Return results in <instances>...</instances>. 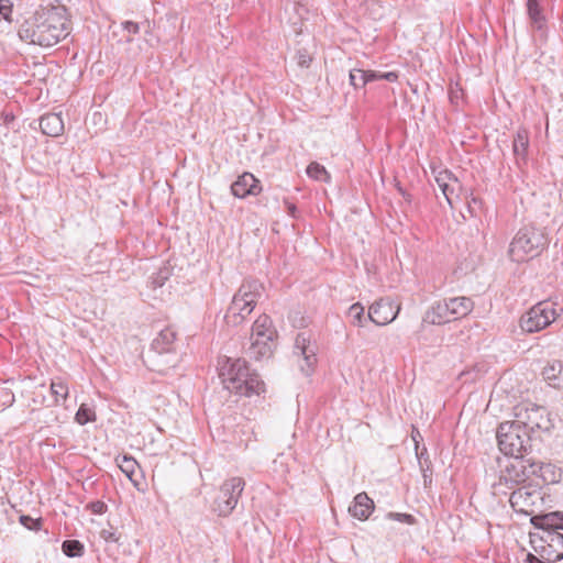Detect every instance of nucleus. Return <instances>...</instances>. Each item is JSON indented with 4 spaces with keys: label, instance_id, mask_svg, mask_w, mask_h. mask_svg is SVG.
Segmentation results:
<instances>
[{
    "label": "nucleus",
    "instance_id": "f257e3e1",
    "mask_svg": "<svg viewBox=\"0 0 563 563\" xmlns=\"http://www.w3.org/2000/svg\"><path fill=\"white\" fill-rule=\"evenodd\" d=\"M22 41L42 47H52L69 34V21L64 7L37 10L19 27Z\"/></svg>",
    "mask_w": 563,
    "mask_h": 563
},
{
    "label": "nucleus",
    "instance_id": "f03ea898",
    "mask_svg": "<svg viewBox=\"0 0 563 563\" xmlns=\"http://www.w3.org/2000/svg\"><path fill=\"white\" fill-rule=\"evenodd\" d=\"M219 377L225 389L239 396H258L265 390L264 382L250 371L245 360L227 358L220 366Z\"/></svg>",
    "mask_w": 563,
    "mask_h": 563
},
{
    "label": "nucleus",
    "instance_id": "7ed1b4c3",
    "mask_svg": "<svg viewBox=\"0 0 563 563\" xmlns=\"http://www.w3.org/2000/svg\"><path fill=\"white\" fill-rule=\"evenodd\" d=\"M548 240L541 229L532 225L521 228L509 246L511 261L521 263L538 256L547 246Z\"/></svg>",
    "mask_w": 563,
    "mask_h": 563
},
{
    "label": "nucleus",
    "instance_id": "20e7f679",
    "mask_svg": "<svg viewBox=\"0 0 563 563\" xmlns=\"http://www.w3.org/2000/svg\"><path fill=\"white\" fill-rule=\"evenodd\" d=\"M277 332L271 317L260 316L252 325L251 344L246 351L254 360L269 358L275 347Z\"/></svg>",
    "mask_w": 563,
    "mask_h": 563
},
{
    "label": "nucleus",
    "instance_id": "39448f33",
    "mask_svg": "<svg viewBox=\"0 0 563 563\" xmlns=\"http://www.w3.org/2000/svg\"><path fill=\"white\" fill-rule=\"evenodd\" d=\"M176 332L167 327L159 331L151 344L147 361L153 369L159 373L174 367L177 357L175 355Z\"/></svg>",
    "mask_w": 563,
    "mask_h": 563
},
{
    "label": "nucleus",
    "instance_id": "423d86ee",
    "mask_svg": "<svg viewBox=\"0 0 563 563\" xmlns=\"http://www.w3.org/2000/svg\"><path fill=\"white\" fill-rule=\"evenodd\" d=\"M496 437L499 450L505 455L518 456L527 453L531 448L532 435L514 420L500 423Z\"/></svg>",
    "mask_w": 563,
    "mask_h": 563
},
{
    "label": "nucleus",
    "instance_id": "0eeeda50",
    "mask_svg": "<svg viewBox=\"0 0 563 563\" xmlns=\"http://www.w3.org/2000/svg\"><path fill=\"white\" fill-rule=\"evenodd\" d=\"M563 312V308L554 301L543 300L532 306L520 318V328L526 333H534L549 327Z\"/></svg>",
    "mask_w": 563,
    "mask_h": 563
},
{
    "label": "nucleus",
    "instance_id": "6e6552de",
    "mask_svg": "<svg viewBox=\"0 0 563 563\" xmlns=\"http://www.w3.org/2000/svg\"><path fill=\"white\" fill-rule=\"evenodd\" d=\"M512 457V461L506 465L505 471L500 475L499 482L494 485L495 495L499 493L506 494L501 489L503 485L508 483L521 484L536 475V460L525 456V453Z\"/></svg>",
    "mask_w": 563,
    "mask_h": 563
},
{
    "label": "nucleus",
    "instance_id": "1a4fd4ad",
    "mask_svg": "<svg viewBox=\"0 0 563 563\" xmlns=\"http://www.w3.org/2000/svg\"><path fill=\"white\" fill-rule=\"evenodd\" d=\"M244 487L245 481L242 477L234 476L224 481L214 500V511L223 517L230 515L236 507Z\"/></svg>",
    "mask_w": 563,
    "mask_h": 563
},
{
    "label": "nucleus",
    "instance_id": "9d476101",
    "mask_svg": "<svg viewBox=\"0 0 563 563\" xmlns=\"http://www.w3.org/2000/svg\"><path fill=\"white\" fill-rule=\"evenodd\" d=\"M514 421L520 424L521 429L527 430L530 435L537 430H549L551 427L547 409L534 405L531 407L518 406Z\"/></svg>",
    "mask_w": 563,
    "mask_h": 563
},
{
    "label": "nucleus",
    "instance_id": "9b49d317",
    "mask_svg": "<svg viewBox=\"0 0 563 563\" xmlns=\"http://www.w3.org/2000/svg\"><path fill=\"white\" fill-rule=\"evenodd\" d=\"M542 501L541 490L532 486H521L509 496L511 508L523 515H532Z\"/></svg>",
    "mask_w": 563,
    "mask_h": 563
},
{
    "label": "nucleus",
    "instance_id": "f8f14e48",
    "mask_svg": "<svg viewBox=\"0 0 563 563\" xmlns=\"http://www.w3.org/2000/svg\"><path fill=\"white\" fill-rule=\"evenodd\" d=\"M539 559L556 562L563 559V534L560 531H548L541 534L538 545L533 547Z\"/></svg>",
    "mask_w": 563,
    "mask_h": 563
},
{
    "label": "nucleus",
    "instance_id": "ddd939ff",
    "mask_svg": "<svg viewBox=\"0 0 563 563\" xmlns=\"http://www.w3.org/2000/svg\"><path fill=\"white\" fill-rule=\"evenodd\" d=\"M433 174L440 190L442 191L450 207L453 208L454 205L460 201L466 192L460 179L448 169H442L439 172L433 170Z\"/></svg>",
    "mask_w": 563,
    "mask_h": 563
},
{
    "label": "nucleus",
    "instance_id": "4468645a",
    "mask_svg": "<svg viewBox=\"0 0 563 563\" xmlns=\"http://www.w3.org/2000/svg\"><path fill=\"white\" fill-rule=\"evenodd\" d=\"M317 347L311 343L310 335L306 332L298 333L295 340L294 353L301 357L300 369L305 375H310L317 363Z\"/></svg>",
    "mask_w": 563,
    "mask_h": 563
},
{
    "label": "nucleus",
    "instance_id": "2eb2a0df",
    "mask_svg": "<svg viewBox=\"0 0 563 563\" xmlns=\"http://www.w3.org/2000/svg\"><path fill=\"white\" fill-rule=\"evenodd\" d=\"M400 311V306L388 298L375 301L368 309L367 318L377 325L393 322Z\"/></svg>",
    "mask_w": 563,
    "mask_h": 563
},
{
    "label": "nucleus",
    "instance_id": "dca6fc26",
    "mask_svg": "<svg viewBox=\"0 0 563 563\" xmlns=\"http://www.w3.org/2000/svg\"><path fill=\"white\" fill-rule=\"evenodd\" d=\"M263 292L264 286L262 283L255 279H246L239 287L234 296L246 305L252 306V308H255Z\"/></svg>",
    "mask_w": 563,
    "mask_h": 563
},
{
    "label": "nucleus",
    "instance_id": "f3484780",
    "mask_svg": "<svg viewBox=\"0 0 563 563\" xmlns=\"http://www.w3.org/2000/svg\"><path fill=\"white\" fill-rule=\"evenodd\" d=\"M260 181L251 173H243L231 185L232 195L236 198H245L249 195H257L261 191Z\"/></svg>",
    "mask_w": 563,
    "mask_h": 563
},
{
    "label": "nucleus",
    "instance_id": "a211bd4d",
    "mask_svg": "<svg viewBox=\"0 0 563 563\" xmlns=\"http://www.w3.org/2000/svg\"><path fill=\"white\" fill-rule=\"evenodd\" d=\"M531 523L542 530V533L563 530V514L560 511L531 517Z\"/></svg>",
    "mask_w": 563,
    "mask_h": 563
},
{
    "label": "nucleus",
    "instance_id": "6ab92c4d",
    "mask_svg": "<svg viewBox=\"0 0 563 563\" xmlns=\"http://www.w3.org/2000/svg\"><path fill=\"white\" fill-rule=\"evenodd\" d=\"M253 310L254 308H252V306L246 305L233 296L224 319L228 324L236 327L241 324Z\"/></svg>",
    "mask_w": 563,
    "mask_h": 563
},
{
    "label": "nucleus",
    "instance_id": "aec40b11",
    "mask_svg": "<svg viewBox=\"0 0 563 563\" xmlns=\"http://www.w3.org/2000/svg\"><path fill=\"white\" fill-rule=\"evenodd\" d=\"M453 321L450 308L445 302V299L435 301L424 313L423 322L429 324H444Z\"/></svg>",
    "mask_w": 563,
    "mask_h": 563
},
{
    "label": "nucleus",
    "instance_id": "412c9836",
    "mask_svg": "<svg viewBox=\"0 0 563 563\" xmlns=\"http://www.w3.org/2000/svg\"><path fill=\"white\" fill-rule=\"evenodd\" d=\"M374 510V501L366 493H360L354 497L353 504L349 507V512L354 518L366 520Z\"/></svg>",
    "mask_w": 563,
    "mask_h": 563
},
{
    "label": "nucleus",
    "instance_id": "4be33fe9",
    "mask_svg": "<svg viewBox=\"0 0 563 563\" xmlns=\"http://www.w3.org/2000/svg\"><path fill=\"white\" fill-rule=\"evenodd\" d=\"M445 302L448 308H450V313L453 320H459L468 316L474 308L473 300L465 296L452 297L445 299Z\"/></svg>",
    "mask_w": 563,
    "mask_h": 563
},
{
    "label": "nucleus",
    "instance_id": "5701e85b",
    "mask_svg": "<svg viewBox=\"0 0 563 563\" xmlns=\"http://www.w3.org/2000/svg\"><path fill=\"white\" fill-rule=\"evenodd\" d=\"M40 128L45 135L59 136L64 132V121L58 113H46L40 119Z\"/></svg>",
    "mask_w": 563,
    "mask_h": 563
},
{
    "label": "nucleus",
    "instance_id": "b1692460",
    "mask_svg": "<svg viewBox=\"0 0 563 563\" xmlns=\"http://www.w3.org/2000/svg\"><path fill=\"white\" fill-rule=\"evenodd\" d=\"M529 148V133L526 129H519L512 140V153L518 165L527 162Z\"/></svg>",
    "mask_w": 563,
    "mask_h": 563
},
{
    "label": "nucleus",
    "instance_id": "393cba45",
    "mask_svg": "<svg viewBox=\"0 0 563 563\" xmlns=\"http://www.w3.org/2000/svg\"><path fill=\"white\" fill-rule=\"evenodd\" d=\"M536 468L534 477L540 478L544 484L558 483L561 477L558 467L551 463L536 461Z\"/></svg>",
    "mask_w": 563,
    "mask_h": 563
},
{
    "label": "nucleus",
    "instance_id": "a878e982",
    "mask_svg": "<svg viewBox=\"0 0 563 563\" xmlns=\"http://www.w3.org/2000/svg\"><path fill=\"white\" fill-rule=\"evenodd\" d=\"M542 375L550 386L563 389V364L561 362H553L547 365L543 368Z\"/></svg>",
    "mask_w": 563,
    "mask_h": 563
},
{
    "label": "nucleus",
    "instance_id": "bb28decb",
    "mask_svg": "<svg viewBox=\"0 0 563 563\" xmlns=\"http://www.w3.org/2000/svg\"><path fill=\"white\" fill-rule=\"evenodd\" d=\"M527 14L530 20L531 26L538 31L543 30L547 19L539 0H527Z\"/></svg>",
    "mask_w": 563,
    "mask_h": 563
},
{
    "label": "nucleus",
    "instance_id": "cd10ccee",
    "mask_svg": "<svg viewBox=\"0 0 563 563\" xmlns=\"http://www.w3.org/2000/svg\"><path fill=\"white\" fill-rule=\"evenodd\" d=\"M51 391L55 397V404L60 405L67 399L69 389L67 384L62 378H56L51 383Z\"/></svg>",
    "mask_w": 563,
    "mask_h": 563
},
{
    "label": "nucleus",
    "instance_id": "c85d7f7f",
    "mask_svg": "<svg viewBox=\"0 0 563 563\" xmlns=\"http://www.w3.org/2000/svg\"><path fill=\"white\" fill-rule=\"evenodd\" d=\"M347 314L349 318L351 319L352 324L356 327H363L367 319L364 316V307L360 302L353 303L349 308Z\"/></svg>",
    "mask_w": 563,
    "mask_h": 563
},
{
    "label": "nucleus",
    "instance_id": "c756f323",
    "mask_svg": "<svg viewBox=\"0 0 563 563\" xmlns=\"http://www.w3.org/2000/svg\"><path fill=\"white\" fill-rule=\"evenodd\" d=\"M62 550L65 555L76 558L82 555L84 545L78 540H66L62 544Z\"/></svg>",
    "mask_w": 563,
    "mask_h": 563
},
{
    "label": "nucleus",
    "instance_id": "7c9ffc66",
    "mask_svg": "<svg viewBox=\"0 0 563 563\" xmlns=\"http://www.w3.org/2000/svg\"><path fill=\"white\" fill-rule=\"evenodd\" d=\"M172 275L169 266L161 267L151 278V285L154 289L163 287Z\"/></svg>",
    "mask_w": 563,
    "mask_h": 563
},
{
    "label": "nucleus",
    "instance_id": "2f4dec72",
    "mask_svg": "<svg viewBox=\"0 0 563 563\" xmlns=\"http://www.w3.org/2000/svg\"><path fill=\"white\" fill-rule=\"evenodd\" d=\"M75 420L80 426L96 420L95 411L87 405L82 404L76 412Z\"/></svg>",
    "mask_w": 563,
    "mask_h": 563
},
{
    "label": "nucleus",
    "instance_id": "473e14b6",
    "mask_svg": "<svg viewBox=\"0 0 563 563\" xmlns=\"http://www.w3.org/2000/svg\"><path fill=\"white\" fill-rule=\"evenodd\" d=\"M137 466V462L132 456L124 455L119 462V467L130 479H132Z\"/></svg>",
    "mask_w": 563,
    "mask_h": 563
},
{
    "label": "nucleus",
    "instance_id": "72a5a7b5",
    "mask_svg": "<svg viewBox=\"0 0 563 563\" xmlns=\"http://www.w3.org/2000/svg\"><path fill=\"white\" fill-rule=\"evenodd\" d=\"M307 174L309 177H311L316 180H322L328 177V173H327L325 168L318 163H311L307 167Z\"/></svg>",
    "mask_w": 563,
    "mask_h": 563
},
{
    "label": "nucleus",
    "instance_id": "f704fd0d",
    "mask_svg": "<svg viewBox=\"0 0 563 563\" xmlns=\"http://www.w3.org/2000/svg\"><path fill=\"white\" fill-rule=\"evenodd\" d=\"M388 519L396 520L406 525H415L416 519L412 515L401 512H388L386 516Z\"/></svg>",
    "mask_w": 563,
    "mask_h": 563
},
{
    "label": "nucleus",
    "instance_id": "c9c22d12",
    "mask_svg": "<svg viewBox=\"0 0 563 563\" xmlns=\"http://www.w3.org/2000/svg\"><path fill=\"white\" fill-rule=\"evenodd\" d=\"M296 60L299 67L308 68L312 62V57L307 49H299L296 54Z\"/></svg>",
    "mask_w": 563,
    "mask_h": 563
},
{
    "label": "nucleus",
    "instance_id": "e433bc0d",
    "mask_svg": "<svg viewBox=\"0 0 563 563\" xmlns=\"http://www.w3.org/2000/svg\"><path fill=\"white\" fill-rule=\"evenodd\" d=\"M20 522L30 530H38L41 528V520L33 519L30 516L22 515L20 517Z\"/></svg>",
    "mask_w": 563,
    "mask_h": 563
},
{
    "label": "nucleus",
    "instance_id": "4c0bfd02",
    "mask_svg": "<svg viewBox=\"0 0 563 563\" xmlns=\"http://www.w3.org/2000/svg\"><path fill=\"white\" fill-rule=\"evenodd\" d=\"M12 12V4L10 0H0V21H10V14Z\"/></svg>",
    "mask_w": 563,
    "mask_h": 563
},
{
    "label": "nucleus",
    "instance_id": "58836bf2",
    "mask_svg": "<svg viewBox=\"0 0 563 563\" xmlns=\"http://www.w3.org/2000/svg\"><path fill=\"white\" fill-rule=\"evenodd\" d=\"M87 509H89L95 515H102L107 511L108 506L101 500H96L88 504Z\"/></svg>",
    "mask_w": 563,
    "mask_h": 563
},
{
    "label": "nucleus",
    "instance_id": "ea45409f",
    "mask_svg": "<svg viewBox=\"0 0 563 563\" xmlns=\"http://www.w3.org/2000/svg\"><path fill=\"white\" fill-rule=\"evenodd\" d=\"M380 73L375 70H364V73H360L361 84H367L369 81L378 80Z\"/></svg>",
    "mask_w": 563,
    "mask_h": 563
},
{
    "label": "nucleus",
    "instance_id": "a19ab883",
    "mask_svg": "<svg viewBox=\"0 0 563 563\" xmlns=\"http://www.w3.org/2000/svg\"><path fill=\"white\" fill-rule=\"evenodd\" d=\"M122 25H123V30L126 31V33H128L126 42H131L132 41L131 35L137 34L140 31L139 24L135 22H132V21H125Z\"/></svg>",
    "mask_w": 563,
    "mask_h": 563
},
{
    "label": "nucleus",
    "instance_id": "79ce46f5",
    "mask_svg": "<svg viewBox=\"0 0 563 563\" xmlns=\"http://www.w3.org/2000/svg\"><path fill=\"white\" fill-rule=\"evenodd\" d=\"M464 198L467 200V208L472 214H475L482 208V201L476 197L468 199L467 191L465 192Z\"/></svg>",
    "mask_w": 563,
    "mask_h": 563
},
{
    "label": "nucleus",
    "instance_id": "37998d69",
    "mask_svg": "<svg viewBox=\"0 0 563 563\" xmlns=\"http://www.w3.org/2000/svg\"><path fill=\"white\" fill-rule=\"evenodd\" d=\"M360 73H364L363 69H352L350 71V82L354 88H362L365 84H361Z\"/></svg>",
    "mask_w": 563,
    "mask_h": 563
},
{
    "label": "nucleus",
    "instance_id": "c03bdc74",
    "mask_svg": "<svg viewBox=\"0 0 563 563\" xmlns=\"http://www.w3.org/2000/svg\"><path fill=\"white\" fill-rule=\"evenodd\" d=\"M101 538L107 542H117L119 539L115 537V533L109 530H102L100 532Z\"/></svg>",
    "mask_w": 563,
    "mask_h": 563
},
{
    "label": "nucleus",
    "instance_id": "a18cd8bd",
    "mask_svg": "<svg viewBox=\"0 0 563 563\" xmlns=\"http://www.w3.org/2000/svg\"><path fill=\"white\" fill-rule=\"evenodd\" d=\"M379 78L389 82H394L398 79V74L396 71L380 73Z\"/></svg>",
    "mask_w": 563,
    "mask_h": 563
},
{
    "label": "nucleus",
    "instance_id": "49530a36",
    "mask_svg": "<svg viewBox=\"0 0 563 563\" xmlns=\"http://www.w3.org/2000/svg\"><path fill=\"white\" fill-rule=\"evenodd\" d=\"M525 563H554V562L543 561L542 559H539L537 555L529 553L527 555Z\"/></svg>",
    "mask_w": 563,
    "mask_h": 563
},
{
    "label": "nucleus",
    "instance_id": "de8ad7c7",
    "mask_svg": "<svg viewBox=\"0 0 563 563\" xmlns=\"http://www.w3.org/2000/svg\"><path fill=\"white\" fill-rule=\"evenodd\" d=\"M285 205H286L288 214L291 216L292 218H296L297 207L292 202H289L287 200L285 201Z\"/></svg>",
    "mask_w": 563,
    "mask_h": 563
},
{
    "label": "nucleus",
    "instance_id": "09e8293b",
    "mask_svg": "<svg viewBox=\"0 0 563 563\" xmlns=\"http://www.w3.org/2000/svg\"><path fill=\"white\" fill-rule=\"evenodd\" d=\"M423 478H424V483H427L428 479H429V482H432V478H429V476L426 473L423 474Z\"/></svg>",
    "mask_w": 563,
    "mask_h": 563
},
{
    "label": "nucleus",
    "instance_id": "8fccbe9b",
    "mask_svg": "<svg viewBox=\"0 0 563 563\" xmlns=\"http://www.w3.org/2000/svg\"><path fill=\"white\" fill-rule=\"evenodd\" d=\"M423 478H424V483H427L428 479H429V482H432V478H429V476L426 473L423 474Z\"/></svg>",
    "mask_w": 563,
    "mask_h": 563
}]
</instances>
